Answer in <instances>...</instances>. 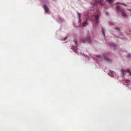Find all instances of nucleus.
<instances>
[{
	"label": "nucleus",
	"mask_w": 131,
	"mask_h": 131,
	"mask_svg": "<svg viewBox=\"0 0 131 131\" xmlns=\"http://www.w3.org/2000/svg\"><path fill=\"white\" fill-rule=\"evenodd\" d=\"M108 2H111L112 1V0H107Z\"/></svg>",
	"instance_id": "nucleus-15"
},
{
	"label": "nucleus",
	"mask_w": 131,
	"mask_h": 131,
	"mask_svg": "<svg viewBox=\"0 0 131 131\" xmlns=\"http://www.w3.org/2000/svg\"><path fill=\"white\" fill-rule=\"evenodd\" d=\"M97 57L98 58H99V57H100V56H99V55H97Z\"/></svg>",
	"instance_id": "nucleus-19"
},
{
	"label": "nucleus",
	"mask_w": 131,
	"mask_h": 131,
	"mask_svg": "<svg viewBox=\"0 0 131 131\" xmlns=\"http://www.w3.org/2000/svg\"><path fill=\"white\" fill-rule=\"evenodd\" d=\"M54 1H55V0H54Z\"/></svg>",
	"instance_id": "nucleus-24"
},
{
	"label": "nucleus",
	"mask_w": 131,
	"mask_h": 131,
	"mask_svg": "<svg viewBox=\"0 0 131 131\" xmlns=\"http://www.w3.org/2000/svg\"><path fill=\"white\" fill-rule=\"evenodd\" d=\"M75 44L77 45V40H75Z\"/></svg>",
	"instance_id": "nucleus-13"
},
{
	"label": "nucleus",
	"mask_w": 131,
	"mask_h": 131,
	"mask_svg": "<svg viewBox=\"0 0 131 131\" xmlns=\"http://www.w3.org/2000/svg\"><path fill=\"white\" fill-rule=\"evenodd\" d=\"M43 7L44 9L45 12L46 13H48L49 12V9L46 5H43Z\"/></svg>",
	"instance_id": "nucleus-4"
},
{
	"label": "nucleus",
	"mask_w": 131,
	"mask_h": 131,
	"mask_svg": "<svg viewBox=\"0 0 131 131\" xmlns=\"http://www.w3.org/2000/svg\"><path fill=\"white\" fill-rule=\"evenodd\" d=\"M127 71L129 73L130 75L131 76V72H130V70L129 69H127Z\"/></svg>",
	"instance_id": "nucleus-10"
},
{
	"label": "nucleus",
	"mask_w": 131,
	"mask_h": 131,
	"mask_svg": "<svg viewBox=\"0 0 131 131\" xmlns=\"http://www.w3.org/2000/svg\"><path fill=\"white\" fill-rule=\"evenodd\" d=\"M66 39V38L65 39Z\"/></svg>",
	"instance_id": "nucleus-23"
},
{
	"label": "nucleus",
	"mask_w": 131,
	"mask_h": 131,
	"mask_svg": "<svg viewBox=\"0 0 131 131\" xmlns=\"http://www.w3.org/2000/svg\"><path fill=\"white\" fill-rule=\"evenodd\" d=\"M103 57L104 59L105 60L107 61H108L110 60L107 57H106L105 56H104Z\"/></svg>",
	"instance_id": "nucleus-7"
},
{
	"label": "nucleus",
	"mask_w": 131,
	"mask_h": 131,
	"mask_svg": "<svg viewBox=\"0 0 131 131\" xmlns=\"http://www.w3.org/2000/svg\"><path fill=\"white\" fill-rule=\"evenodd\" d=\"M128 10H129V11H130V9H128Z\"/></svg>",
	"instance_id": "nucleus-22"
},
{
	"label": "nucleus",
	"mask_w": 131,
	"mask_h": 131,
	"mask_svg": "<svg viewBox=\"0 0 131 131\" xmlns=\"http://www.w3.org/2000/svg\"><path fill=\"white\" fill-rule=\"evenodd\" d=\"M116 4H121V5H124L125 6H126V5L125 4H123V3H116Z\"/></svg>",
	"instance_id": "nucleus-9"
},
{
	"label": "nucleus",
	"mask_w": 131,
	"mask_h": 131,
	"mask_svg": "<svg viewBox=\"0 0 131 131\" xmlns=\"http://www.w3.org/2000/svg\"><path fill=\"white\" fill-rule=\"evenodd\" d=\"M72 48L73 49L74 51V52L75 53H77V47L76 46H72Z\"/></svg>",
	"instance_id": "nucleus-5"
},
{
	"label": "nucleus",
	"mask_w": 131,
	"mask_h": 131,
	"mask_svg": "<svg viewBox=\"0 0 131 131\" xmlns=\"http://www.w3.org/2000/svg\"><path fill=\"white\" fill-rule=\"evenodd\" d=\"M87 19H86L84 22L82 24V25L83 26H85L86 25L88 24L87 23Z\"/></svg>",
	"instance_id": "nucleus-6"
},
{
	"label": "nucleus",
	"mask_w": 131,
	"mask_h": 131,
	"mask_svg": "<svg viewBox=\"0 0 131 131\" xmlns=\"http://www.w3.org/2000/svg\"><path fill=\"white\" fill-rule=\"evenodd\" d=\"M116 9L118 11L121 12V14L123 17H127V16L126 14L125 13L124 11L122 10V9H121V8L119 6H117L116 7Z\"/></svg>",
	"instance_id": "nucleus-1"
},
{
	"label": "nucleus",
	"mask_w": 131,
	"mask_h": 131,
	"mask_svg": "<svg viewBox=\"0 0 131 131\" xmlns=\"http://www.w3.org/2000/svg\"><path fill=\"white\" fill-rule=\"evenodd\" d=\"M100 17V16L99 15H97L94 16V20L95 21V23L97 25H98L99 22V19Z\"/></svg>",
	"instance_id": "nucleus-3"
},
{
	"label": "nucleus",
	"mask_w": 131,
	"mask_h": 131,
	"mask_svg": "<svg viewBox=\"0 0 131 131\" xmlns=\"http://www.w3.org/2000/svg\"><path fill=\"white\" fill-rule=\"evenodd\" d=\"M126 81L127 83H128L130 82L129 80H126Z\"/></svg>",
	"instance_id": "nucleus-14"
},
{
	"label": "nucleus",
	"mask_w": 131,
	"mask_h": 131,
	"mask_svg": "<svg viewBox=\"0 0 131 131\" xmlns=\"http://www.w3.org/2000/svg\"><path fill=\"white\" fill-rule=\"evenodd\" d=\"M123 75H124V73H123Z\"/></svg>",
	"instance_id": "nucleus-21"
},
{
	"label": "nucleus",
	"mask_w": 131,
	"mask_h": 131,
	"mask_svg": "<svg viewBox=\"0 0 131 131\" xmlns=\"http://www.w3.org/2000/svg\"><path fill=\"white\" fill-rule=\"evenodd\" d=\"M123 71H124V72H125V70H122V72H123Z\"/></svg>",
	"instance_id": "nucleus-18"
},
{
	"label": "nucleus",
	"mask_w": 131,
	"mask_h": 131,
	"mask_svg": "<svg viewBox=\"0 0 131 131\" xmlns=\"http://www.w3.org/2000/svg\"><path fill=\"white\" fill-rule=\"evenodd\" d=\"M78 15L79 16V21L80 22V23H81V20H80V14L79 13H78Z\"/></svg>",
	"instance_id": "nucleus-8"
},
{
	"label": "nucleus",
	"mask_w": 131,
	"mask_h": 131,
	"mask_svg": "<svg viewBox=\"0 0 131 131\" xmlns=\"http://www.w3.org/2000/svg\"><path fill=\"white\" fill-rule=\"evenodd\" d=\"M111 76H112L113 75L114 72L113 71H111Z\"/></svg>",
	"instance_id": "nucleus-11"
},
{
	"label": "nucleus",
	"mask_w": 131,
	"mask_h": 131,
	"mask_svg": "<svg viewBox=\"0 0 131 131\" xmlns=\"http://www.w3.org/2000/svg\"><path fill=\"white\" fill-rule=\"evenodd\" d=\"M102 33H103V35L104 36V33L103 31H102Z\"/></svg>",
	"instance_id": "nucleus-16"
},
{
	"label": "nucleus",
	"mask_w": 131,
	"mask_h": 131,
	"mask_svg": "<svg viewBox=\"0 0 131 131\" xmlns=\"http://www.w3.org/2000/svg\"><path fill=\"white\" fill-rule=\"evenodd\" d=\"M128 57H130L129 55H128Z\"/></svg>",
	"instance_id": "nucleus-20"
},
{
	"label": "nucleus",
	"mask_w": 131,
	"mask_h": 131,
	"mask_svg": "<svg viewBox=\"0 0 131 131\" xmlns=\"http://www.w3.org/2000/svg\"><path fill=\"white\" fill-rule=\"evenodd\" d=\"M102 1V0H100L99 1H98V2H97V3H101L102 4V3H101Z\"/></svg>",
	"instance_id": "nucleus-12"
},
{
	"label": "nucleus",
	"mask_w": 131,
	"mask_h": 131,
	"mask_svg": "<svg viewBox=\"0 0 131 131\" xmlns=\"http://www.w3.org/2000/svg\"><path fill=\"white\" fill-rule=\"evenodd\" d=\"M116 30H117L118 29H119V28H118V27H116Z\"/></svg>",
	"instance_id": "nucleus-17"
},
{
	"label": "nucleus",
	"mask_w": 131,
	"mask_h": 131,
	"mask_svg": "<svg viewBox=\"0 0 131 131\" xmlns=\"http://www.w3.org/2000/svg\"><path fill=\"white\" fill-rule=\"evenodd\" d=\"M81 41L83 43H85L86 42L88 43H91V41L90 37H88L86 39H85L83 38L82 40H81Z\"/></svg>",
	"instance_id": "nucleus-2"
}]
</instances>
